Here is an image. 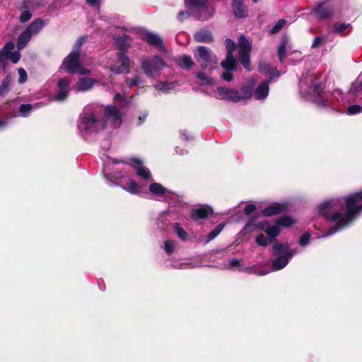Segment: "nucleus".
Wrapping results in <instances>:
<instances>
[{"label": "nucleus", "mask_w": 362, "mask_h": 362, "mask_svg": "<svg viewBox=\"0 0 362 362\" xmlns=\"http://www.w3.org/2000/svg\"><path fill=\"white\" fill-rule=\"evenodd\" d=\"M140 37L156 48L166 52L163 40L158 35L148 31H144L140 34Z\"/></svg>", "instance_id": "nucleus-16"}, {"label": "nucleus", "mask_w": 362, "mask_h": 362, "mask_svg": "<svg viewBox=\"0 0 362 362\" xmlns=\"http://www.w3.org/2000/svg\"><path fill=\"white\" fill-rule=\"evenodd\" d=\"M242 271L248 272L250 274H257L259 276H264V275L268 274L270 272V270H269V269L263 270L262 272H257V266H255V265L245 267L243 269H242Z\"/></svg>", "instance_id": "nucleus-33"}, {"label": "nucleus", "mask_w": 362, "mask_h": 362, "mask_svg": "<svg viewBox=\"0 0 362 362\" xmlns=\"http://www.w3.org/2000/svg\"><path fill=\"white\" fill-rule=\"evenodd\" d=\"M207 0H185L187 8L192 12L198 11L199 10H207L209 14L207 16H201L200 18L206 19L214 13V9L212 7L206 6Z\"/></svg>", "instance_id": "nucleus-12"}, {"label": "nucleus", "mask_w": 362, "mask_h": 362, "mask_svg": "<svg viewBox=\"0 0 362 362\" xmlns=\"http://www.w3.org/2000/svg\"><path fill=\"white\" fill-rule=\"evenodd\" d=\"M105 120L100 119L91 112L83 113L81 116V125L85 130L93 132L103 129L107 125L118 127L121 124L120 112L113 106H107L105 109Z\"/></svg>", "instance_id": "nucleus-2"}, {"label": "nucleus", "mask_w": 362, "mask_h": 362, "mask_svg": "<svg viewBox=\"0 0 362 362\" xmlns=\"http://www.w3.org/2000/svg\"><path fill=\"white\" fill-rule=\"evenodd\" d=\"M222 78L226 81H230L233 79V75L230 72L226 71L223 74Z\"/></svg>", "instance_id": "nucleus-54"}, {"label": "nucleus", "mask_w": 362, "mask_h": 362, "mask_svg": "<svg viewBox=\"0 0 362 362\" xmlns=\"http://www.w3.org/2000/svg\"><path fill=\"white\" fill-rule=\"evenodd\" d=\"M101 0H86L87 3L93 7L98 8Z\"/></svg>", "instance_id": "nucleus-52"}, {"label": "nucleus", "mask_w": 362, "mask_h": 362, "mask_svg": "<svg viewBox=\"0 0 362 362\" xmlns=\"http://www.w3.org/2000/svg\"><path fill=\"white\" fill-rule=\"evenodd\" d=\"M156 89L162 91H166L170 89V85L165 83L160 82L155 86Z\"/></svg>", "instance_id": "nucleus-47"}, {"label": "nucleus", "mask_w": 362, "mask_h": 362, "mask_svg": "<svg viewBox=\"0 0 362 362\" xmlns=\"http://www.w3.org/2000/svg\"><path fill=\"white\" fill-rule=\"evenodd\" d=\"M310 238V233H305L303 234L300 238L299 244L301 246H305V245H308Z\"/></svg>", "instance_id": "nucleus-44"}, {"label": "nucleus", "mask_w": 362, "mask_h": 362, "mask_svg": "<svg viewBox=\"0 0 362 362\" xmlns=\"http://www.w3.org/2000/svg\"><path fill=\"white\" fill-rule=\"evenodd\" d=\"M175 229L176 234L180 239H182V240H185L187 239V234L182 228H180L179 226H176L175 227Z\"/></svg>", "instance_id": "nucleus-43"}, {"label": "nucleus", "mask_w": 362, "mask_h": 362, "mask_svg": "<svg viewBox=\"0 0 362 362\" xmlns=\"http://www.w3.org/2000/svg\"><path fill=\"white\" fill-rule=\"evenodd\" d=\"M14 43L8 42L0 51V63L4 62L5 59H9L13 63H17L21 58V54L19 52H12L11 51L14 49Z\"/></svg>", "instance_id": "nucleus-13"}, {"label": "nucleus", "mask_w": 362, "mask_h": 362, "mask_svg": "<svg viewBox=\"0 0 362 362\" xmlns=\"http://www.w3.org/2000/svg\"><path fill=\"white\" fill-rule=\"evenodd\" d=\"M238 57L240 63L245 69L250 71L251 69L250 62V53L252 49L251 44L247 39L241 35L238 38Z\"/></svg>", "instance_id": "nucleus-7"}, {"label": "nucleus", "mask_w": 362, "mask_h": 362, "mask_svg": "<svg viewBox=\"0 0 362 362\" xmlns=\"http://www.w3.org/2000/svg\"><path fill=\"white\" fill-rule=\"evenodd\" d=\"M129 47V44H127V45H124V46H122V49H126Z\"/></svg>", "instance_id": "nucleus-59"}, {"label": "nucleus", "mask_w": 362, "mask_h": 362, "mask_svg": "<svg viewBox=\"0 0 362 362\" xmlns=\"http://www.w3.org/2000/svg\"><path fill=\"white\" fill-rule=\"evenodd\" d=\"M362 88V80H358L356 82L353 83L351 88L350 91L353 93H356L359 90Z\"/></svg>", "instance_id": "nucleus-42"}, {"label": "nucleus", "mask_w": 362, "mask_h": 362, "mask_svg": "<svg viewBox=\"0 0 362 362\" xmlns=\"http://www.w3.org/2000/svg\"><path fill=\"white\" fill-rule=\"evenodd\" d=\"M164 249L168 254H172L175 250V243L166 240L164 243Z\"/></svg>", "instance_id": "nucleus-40"}, {"label": "nucleus", "mask_w": 362, "mask_h": 362, "mask_svg": "<svg viewBox=\"0 0 362 362\" xmlns=\"http://www.w3.org/2000/svg\"><path fill=\"white\" fill-rule=\"evenodd\" d=\"M362 112V105H354L348 107L347 113L350 115H356Z\"/></svg>", "instance_id": "nucleus-39"}, {"label": "nucleus", "mask_w": 362, "mask_h": 362, "mask_svg": "<svg viewBox=\"0 0 362 362\" xmlns=\"http://www.w3.org/2000/svg\"><path fill=\"white\" fill-rule=\"evenodd\" d=\"M233 11L237 18H245L247 16V10L243 4V0H233Z\"/></svg>", "instance_id": "nucleus-20"}, {"label": "nucleus", "mask_w": 362, "mask_h": 362, "mask_svg": "<svg viewBox=\"0 0 362 362\" xmlns=\"http://www.w3.org/2000/svg\"><path fill=\"white\" fill-rule=\"evenodd\" d=\"M259 70L262 73H268L272 76H279L277 70L269 64H261Z\"/></svg>", "instance_id": "nucleus-35"}, {"label": "nucleus", "mask_w": 362, "mask_h": 362, "mask_svg": "<svg viewBox=\"0 0 362 362\" xmlns=\"http://www.w3.org/2000/svg\"><path fill=\"white\" fill-rule=\"evenodd\" d=\"M141 82V78L139 76H136L132 79H127L124 82V86L123 87V93H117L114 96V102L116 105L119 107H123L129 103V100L127 96L129 90L133 86H139Z\"/></svg>", "instance_id": "nucleus-8"}, {"label": "nucleus", "mask_w": 362, "mask_h": 362, "mask_svg": "<svg viewBox=\"0 0 362 362\" xmlns=\"http://www.w3.org/2000/svg\"><path fill=\"white\" fill-rule=\"evenodd\" d=\"M322 42H323V39L321 37H317L314 40L312 47H317L320 46V45H322Z\"/></svg>", "instance_id": "nucleus-53"}, {"label": "nucleus", "mask_w": 362, "mask_h": 362, "mask_svg": "<svg viewBox=\"0 0 362 362\" xmlns=\"http://www.w3.org/2000/svg\"><path fill=\"white\" fill-rule=\"evenodd\" d=\"M178 65L182 69H189L194 65L192 58L189 56L184 55L180 57L177 60Z\"/></svg>", "instance_id": "nucleus-30"}, {"label": "nucleus", "mask_w": 362, "mask_h": 362, "mask_svg": "<svg viewBox=\"0 0 362 362\" xmlns=\"http://www.w3.org/2000/svg\"><path fill=\"white\" fill-rule=\"evenodd\" d=\"M194 57L203 69L211 64H216L218 60L215 56H211L210 52L204 46H199L197 48Z\"/></svg>", "instance_id": "nucleus-9"}, {"label": "nucleus", "mask_w": 362, "mask_h": 362, "mask_svg": "<svg viewBox=\"0 0 362 362\" xmlns=\"http://www.w3.org/2000/svg\"><path fill=\"white\" fill-rule=\"evenodd\" d=\"M197 78L202 81V84H212L214 82L213 78L206 76L204 73H199L197 75Z\"/></svg>", "instance_id": "nucleus-38"}, {"label": "nucleus", "mask_w": 362, "mask_h": 362, "mask_svg": "<svg viewBox=\"0 0 362 362\" xmlns=\"http://www.w3.org/2000/svg\"><path fill=\"white\" fill-rule=\"evenodd\" d=\"M262 223V221L257 222L255 220H251L246 224V226L242 230V233H252L258 231H262L259 227V225H261Z\"/></svg>", "instance_id": "nucleus-28"}, {"label": "nucleus", "mask_w": 362, "mask_h": 362, "mask_svg": "<svg viewBox=\"0 0 362 362\" xmlns=\"http://www.w3.org/2000/svg\"><path fill=\"white\" fill-rule=\"evenodd\" d=\"M10 81L8 78H5L0 86V95H4L8 90Z\"/></svg>", "instance_id": "nucleus-41"}, {"label": "nucleus", "mask_w": 362, "mask_h": 362, "mask_svg": "<svg viewBox=\"0 0 362 362\" xmlns=\"http://www.w3.org/2000/svg\"><path fill=\"white\" fill-rule=\"evenodd\" d=\"M260 230L264 231L266 234L269 236V238L272 240V241L279 234L280 229L279 226L276 223L274 226H269V222L267 221H263L262 223L259 225Z\"/></svg>", "instance_id": "nucleus-19"}, {"label": "nucleus", "mask_w": 362, "mask_h": 362, "mask_svg": "<svg viewBox=\"0 0 362 362\" xmlns=\"http://www.w3.org/2000/svg\"><path fill=\"white\" fill-rule=\"evenodd\" d=\"M286 209V204L274 203L264 209L262 211V214L264 216H270L278 214Z\"/></svg>", "instance_id": "nucleus-21"}, {"label": "nucleus", "mask_w": 362, "mask_h": 362, "mask_svg": "<svg viewBox=\"0 0 362 362\" xmlns=\"http://www.w3.org/2000/svg\"><path fill=\"white\" fill-rule=\"evenodd\" d=\"M70 90V81L64 78H60L57 82V93L53 100L58 102L64 101L67 98Z\"/></svg>", "instance_id": "nucleus-14"}, {"label": "nucleus", "mask_w": 362, "mask_h": 362, "mask_svg": "<svg viewBox=\"0 0 362 362\" xmlns=\"http://www.w3.org/2000/svg\"><path fill=\"white\" fill-rule=\"evenodd\" d=\"M8 124V120L0 121V128L5 127Z\"/></svg>", "instance_id": "nucleus-58"}, {"label": "nucleus", "mask_w": 362, "mask_h": 362, "mask_svg": "<svg viewBox=\"0 0 362 362\" xmlns=\"http://www.w3.org/2000/svg\"><path fill=\"white\" fill-rule=\"evenodd\" d=\"M44 25V21L40 18L33 21L19 35L17 41L18 49H23L31 38L40 33Z\"/></svg>", "instance_id": "nucleus-5"}, {"label": "nucleus", "mask_w": 362, "mask_h": 362, "mask_svg": "<svg viewBox=\"0 0 362 362\" xmlns=\"http://www.w3.org/2000/svg\"><path fill=\"white\" fill-rule=\"evenodd\" d=\"M194 40L198 42L209 43L213 40V37L209 31L200 30L194 35Z\"/></svg>", "instance_id": "nucleus-27"}, {"label": "nucleus", "mask_w": 362, "mask_h": 362, "mask_svg": "<svg viewBox=\"0 0 362 362\" xmlns=\"http://www.w3.org/2000/svg\"><path fill=\"white\" fill-rule=\"evenodd\" d=\"M95 81L91 78L82 77L77 82L76 89L80 91L89 90L93 86Z\"/></svg>", "instance_id": "nucleus-24"}, {"label": "nucleus", "mask_w": 362, "mask_h": 362, "mask_svg": "<svg viewBox=\"0 0 362 362\" xmlns=\"http://www.w3.org/2000/svg\"><path fill=\"white\" fill-rule=\"evenodd\" d=\"M113 178L118 180L121 185L122 188L132 194H139L141 191V187L134 180L128 177L126 174L118 170H116L112 174Z\"/></svg>", "instance_id": "nucleus-6"}, {"label": "nucleus", "mask_w": 362, "mask_h": 362, "mask_svg": "<svg viewBox=\"0 0 362 362\" xmlns=\"http://www.w3.org/2000/svg\"><path fill=\"white\" fill-rule=\"evenodd\" d=\"M274 259L272 264V271H278L287 266L289 260L297 253V250L291 249L288 244L276 243L273 245Z\"/></svg>", "instance_id": "nucleus-4"}, {"label": "nucleus", "mask_w": 362, "mask_h": 362, "mask_svg": "<svg viewBox=\"0 0 362 362\" xmlns=\"http://www.w3.org/2000/svg\"><path fill=\"white\" fill-rule=\"evenodd\" d=\"M212 209L208 206L200 207L194 211L192 217L194 220L197 221L201 218L207 217L212 214Z\"/></svg>", "instance_id": "nucleus-25"}, {"label": "nucleus", "mask_w": 362, "mask_h": 362, "mask_svg": "<svg viewBox=\"0 0 362 362\" xmlns=\"http://www.w3.org/2000/svg\"><path fill=\"white\" fill-rule=\"evenodd\" d=\"M185 16H188L187 12L181 11L178 14V18H179L180 20H182L183 17Z\"/></svg>", "instance_id": "nucleus-57"}, {"label": "nucleus", "mask_w": 362, "mask_h": 362, "mask_svg": "<svg viewBox=\"0 0 362 362\" xmlns=\"http://www.w3.org/2000/svg\"><path fill=\"white\" fill-rule=\"evenodd\" d=\"M84 41L85 37L78 39L71 53L64 59L63 63L60 66L61 69L69 73L80 75L89 73L87 69L82 67L78 61L80 49Z\"/></svg>", "instance_id": "nucleus-3"}, {"label": "nucleus", "mask_w": 362, "mask_h": 362, "mask_svg": "<svg viewBox=\"0 0 362 362\" xmlns=\"http://www.w3.org/2000/svg\"><path fill=\"white\" fill-rule=\"evenodd\" d=\"M31 18V14L29 11H23L20 16V21L22 23L27 22Z\"/></svg>", "instance_id": "nucleus-49"}, {"label": "nucleus", "mask_w": 362, "mask_h": 362, "mask_svg": "<svg viewBox=\"0 0 362 362\" xmlns=\"http://www.w3.org/2000/svg\"><path fill=\"white\" fill-rule=\"evenodd\" d=\"M132 166L136 174L143 180H151L152 176L150 170L143 165L141 160L139 159H132Z\"/></svg>", "instance_id": "nucleus-18"}, {"label": "nucleus", "mask_w": 362, "mask_h": 362, "mask_svg": "<svg viewBox=\"0 0 362 362\" xmlns=\"http://www.w3.org/2000/svg\"><path fill=\"white\" fill-rule=\"evenodd\" d=\"M224 227L223 224L218 225L214 230H213L206 237V240L205 241L206 243H209L211 240H214L223 230Z\"/></svg>", "instance_id": "nucleus-34"}, {"label": "nucleus", "mask_w": 362, "mask_h": 362, "mask_svg": "<svg viewBox=\"0 0 362 362\" xmlns=\"http://www.w3.org/2000/svg\"><path fill=\"white\" fill-rule=\"evenodd\" d=\"M33 107L30 104H24L20 106L19 110L22 117H26L33 110Z\"/></svg>", "instance_id": "nucleus-37"}, {"label": "nucleus", "mask_w": 362, "mask_h": 362, "mask_svg": "<svg viewBox=\"0 0 362 362\" xmlns=\"http://www.w3.org/2000/svg\"><path fill=\"white\" fill-rule=\"evenodd\" d=\"M218 97L221 100L238 102L240 101V92L235 89L218 87Z\"/></svg>", "instance_id": "nucleus-17"}, {"label": "nucleus", "mask_w": 362, "mask_h": 362, "mask_svg": "<svg viewBox=\"0 0 362 362\" xmlns=\"http://www.w3.org/2000/svg\"><path fill=\"white\" fill-rule=\"evenodd\" d=\"M241 260L238 259H233L229 261V266L231 267L240 266Z\"/></svg>", "instance_id": "nucleus-51"}, {"label": "nucleus", "mask_w": 362, "mask_h": 362, "mask_svg": "<svg viewBox=\"0 0 362 362\" xmlns=\"http://www.w3.org/2000/svg\"><path fill=\"white\" fill-rule=\"evenodd\" d=\"M296 221L289 216H286L276 220V224L283 227H290L294 225Z\"/></svg>", "instance_id": "nucleus-31"}, {"label": "nucleus", "mask_w": 362, "mask_h": 362, "mask_svg": "<svg viewBox=\"0 0 362 362\" xmlns=\"http://www.w3.org/2000/svg\"><path fill=\"white\" fill-rule=\"evenodd\" d=\"M165 64L158 57H155L151 60L144 59L141 62V68L148 76H153L155 73L165 66Z\"/></svg>", "instance_id": "nucleus-10"}, {"label": "nucleus", "mask_w": 362, "mask_h": 362, "mask_svg": "<svg viewBox=\"0 0 362 362\" xmlns=\"http://www.w3.org/2000/svg\"><path fill=\"white\" fill-rule=\"evenodd\" d=\"M149 191L157 197H162L169 193V190L158 182H152L149 185Z\"/></svg>", "instance_id": "nucleus-23"}, {"label": "nucleus", "mask_w": 362, "mask_h": 362, "mask_svg": "<svg viewBox=\"0 0 362 362\" xmlns=\"http://www.w3.org/2000/svg\"><path fill=\"white\" fill-rule=\"evenodd\" d=\"M19 74V83H23L27 80V74L23 68L18 69Z\"/></svg>", "instance_id": "nucleus-48"}, {"label": "nucleus", "mask_w": 362, "mask_h": 362, "mask_svg": "<svg viewBox=\"0 0 362 362\" xmlns=\"http://www.w3.org/2000/svg\"><path fill=\"white\" fill-rule=\"evenodd\" d=\"M253 1H254V2H257L258 0H253Z\"/></svg>", "instance_id": "nucleus-60"}, {"label": "nucleus", "mask_w": 362, "mask_h": 362, "mask_svg": "<svg viewBox=\"0 0 362 362\" xmlns=\"http://www.w3.org/2000/svg\"><path fill=\"white\" fill-rule=\"evenodd\" d=\"M254 81L252 80L250 84L244 86L240 92V100H247L252 97Z\"/></svg>", "instance_id": "nucleus-29"}, {"label": "nucleus", "mask_w": 362, "mask_h": 362, "mask_svg": "<svg viewBox=\"0 0 362 362\" xmlns=\"http://www.w3.org/2000/svg\"><path fill=\"white\" fill-rule=\"evenodd\" d=\"M344 200L346 202V211L331 212V209L339 205V201L337 199L325 200L315 207V211L317 214L334 223L324 236L332 235L344 229L356 218L358 212L362 210V191L346 197Z\"/></svg>", "instance_id": "nucleus-1"}, {"label": "nucleus", "mask_w": 362, "mask_h": 362, "mask_svg": "<svg viewBox=\"0 0 362 362\" xmlns=\"http://www.w3.org/2000/svg\"><path fill=\"white\" fill-rule=\"evenodd\" d=\"M256 243L259 246H267L269 243L272 242V240L269 238V236L264 235L263 233H260L257 235L255 239Z\"/></svg>", "instance_id": "nucleus-36"}, {"label": "nucleus", "mask_w": 362, "mask_h": 362, "mask_svg": "<svg viewBox=\"0 0 362 362\" xmlns=\"http://www.w3.org/2000/svg\"><path fill=\"white\" fill-rule=\"evenodd\" d=\"M315 13L319 18H326L332 14V11L326 4H322L317 7Z\"/></svg>", "instance_id": "nucleus-26"}, {"label": "nucleus", "mask_w": 362, "mask_h": 362, "mask_svg": "<svg viewBox=\"0 0 362 362\" xmlns=\"http://www.w3.org/2000/svg\"><path fill=\"white\" fill-rule=\"evenodd\" d=\"M341 95L342 92L339 89L334 90L333 92V96L337 100H339L340 98H342Z\"/></svg>", "instance_id": "nucleus-55"}, {"label": "nucleus", "mask_w": 362, "mask_h": 362, "mask_svg": "<svg viewBox=\"0 0 362 362\" xmlns=\"http://www.w3.org/2000/svg\"><path fill=\"white\" fill-rule=\"evenodd\" d=\"M146 117H147V113L146 112L143 113L142 115L139 117V119L140 121L139 124L142 123L146 119Z\"/></svg>", "instance_id": "nucleus-56"}, {"label": "nucleus", "mask_w": 362, "mask_h": 362, "mask_svg": "<svg viewBox=\"0 0 362 362\" xmlns=\"http://www.w3.org/2000/svg\"><path fill=\"white\" fill-rule=\"evenodd\" d=\"M256 207L254 204H247L245 207V213L247 215L252 214V212L255 211Z\"/></svg>", "instance_id": "nucleus-50"}, {"label": "nucleus", "mask_w": 362, "mask_h": 362, "mask_svg": "<svg viewBox=\"0 0 362 362\" xmlns=\"http://www.w3.org/2000/svg\"><path fill=\"white\" fill-rule=\"evenodd\" d=\"M288 41L286 38L284 39L279 47L278 49V55L279 57V59L281 62H283V60L286 57V47L288 46Z\"/></svg>", "instance_id": "nucleus-32"}, {"label": "nucleus", "mask_w": 362, "mask_h": 362, "mask_svg": "<svg viewBox=\"0 0 362 362\" xmlns=\"http://www.w3.org/2000/svg\"><path fill=\"white\" fill-rule=\"evenodd\" d=\"M269 91V83L267 81L261 83L255 90V98L257 100L264 99L267 97Z\"/></svg>", "instance_id": "nucleus-22"}, {"label": "nucleus", "mask_w": 362, "mask_h": 362, "mask_svg": "<svg viewBox=\"0 0 362 362\" xmlns=\"http://www.w3.org/2000/svg\"><path fill=\"white\" fill-rule=\"evenodd\" d=\"M286 21L284 19H280L276 24L274 26V28L272 30V33L278 32L280 29L283 28V26L285 25Z\"/></svg>", "instance_id": "nucleus-46"}, {"label": "nucleus", "mask_w": 362, "mask_h": 362, "mask_svg": "<svg viewBox=\"0 0 362 362\" xmlns=\"http://www.w3.org/2000/svg\"><path fill=\"white\" fill-rule=\"evenodd\" d=\"M226 45L227 49L226 59L221 62V66L226 71H233L236 69L237 66L236 60L233 54L235 49V44L230 39H226Z\"/></svg>", "instance_id": "nucleus-11"}, {"label": "nucleus", "mask_w": 362, "mask_h": 362, "mask_svg": "<svg viewBox=\"0 0 362 362\" xmlns=\"http://www.w3.org/2000/svg\"><path fill=\"white\" fill-rule=\"evenodd\" d=\"M118 63L120 65H115L111 67V71L115 74H122L128 72L129 68L132 66L129 58L124 53L119 52L117 54Z\"/></svg>", "instance_id": "nucleus-15"}, {"label": "nucleus", "mask_w": 362, "mask_h": 362, "mask_svg": "<svg viewBox=\"0 0 362 362\" xmlns=\"http://www.w3.org/2000/svg\"><path fill=\"white\" fill-rule=\"evenodd\" d=\"M349 24L340 23L334 25V30L337 33H342L346 29L349 28Z\"/></svg>", "instance_id": "nucleus-45"}]
</instances>
